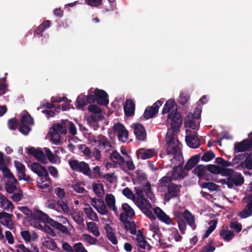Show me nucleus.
<instances>
[{"label":"nucleus","mask_w":252,"mask_h":252,"mask_svg":"<svg viewBox=\"0 0 252 252\" xmlns=\"http://www.w3.org/2000/svg\"><path fill=\"white\" fill-rule=\"evenodd\" d=\"M181 146V143L175 137V133L168 130L166 136V144L165 145L166 153H160V157L162 158L166 155H172L173 157L171 159V161L174 162L175 161H177V162H179L181 163V162L183 160Z\"/></svg>","instance_id":"nucleus-1"},{"label":"nucleus","mask_w":252,"mask_h":252,"mask_svg":"<svg viewBox=\"0 0 252 252\" xmlns=\"http://www.w3.org/2000/svg\"><path fill=\"white\" fill-rule=\"evenodd\" d=\"M172 181L169 176L166 175L160 179L157 184L158 189L164 192V199L166 201L180 196L182 186L173 183Z\"/></svg>","instance_id":"nucleus-2"},{"label":"nucleus","mask_w":252,"mask_h":252,"mask_svg":"<svg viewBox=\"0 0 252 252\" xmlns=\"http://www.w3.org/2000/svg\"><path fill=\"white\" fill-rule=\"evenodd\" d=\"M168 113L167 118L170 120V128L168 130L175 133L178 131L182 124V118L180 113L177 111V106L174 100L169 99L164 104L162 114Z\"/></svg>","instance_id":"nucleus-3"},{"label":"nucleus","mask_w":252,"mask_h":252,"mask_svg":"<svg viewBox=\"0 0 252 252\" xmlns=\"http://www.w3.org/2000/svg\"><path fill=\"white\" fill-rule=\"evenodd\" d=\"M70 168L75 171L80 172L92 178V171L89 165L85 161H79L76 159H70L69 161Z\"/></svg>","instance_id":"nucleus-4"},{"label":"nucleus","mask_w":252,"mask_h":252,"mask_svg":"<svg viewBox=\"0 0 252 252\" xmlns=\"http://www.w3.org/2000/svg\"><path fill=\"white\" fill-rule=\"evenodd\" d=\"M183 160L180 162H177L175 161L174 162H172L171 164H174L172 170L170 171V175L169 176L172 180L177 181L183 179L188 175V171L185 169V167H183ZM170 174V172L168 174Z\"/></svg>","instance_id":"nucleus-5"},{"label":"nucleus","mask_w":252,"mask_h":252,"mask_svg":"<svg viewBox=\"0 0 252 252\" xmlns=\"http://www.w3.org/2000/svg\"><path fill=\"white\" fill-rule=\"evenodd\" d=\"M136 205L142 213L152 221L156 220V217L151 211L152 206L149 200L145 198L138 199L136 201Z\"/></svg>","instance_id":"nucleus-6"},{"label":"nucleus","mask_w":252,"mask_h":252,"mask_svg":"<svg viewBox=\"0 0 252 252\" xmlns=\"http://www.w3.org/2000/svg\"><path fill=\"white\" fill-rule=\"evenodd\" d=\"M244 178L241 173L234 171L233 173L226 179V184L227 187L231 189L234 186H240L243 184Z\"/></svg>","instance_id":"nucleus-7"},{"label":"nucleus","mask_w":252,"mask_h":252,"mask_svg":"<svg viewBox=\"0 0 252 252\" xmlns=\"http://www.w3.org/2000/svg\"><path fill=\"white\" fill-rule=\"evenodd\" d=\"M163 102L161 100H158L153 104L152 106H148L143 115L145 120L152 118L156 115L158 111L159 107L162 104Z\"/></svg>","instance_id":"nucleus-8"},{"label":"nucleus","mask_w":252,"mask_h":252,"mask_svg":"<svg viewBox=\"0 0 252 252\" xmlns=\"http://www.w3.org/2000/svg\"><path fill=\"white\" fill-rule=\"evenodd\" d=\"M191 113H189L184 119V126L185 127L190 128L193 130H197L199 125V119Z\"/></svg>","instance_id":"nucleus-9"},{"label":"nucleus","mask_w":252,"mask_h":252,"mask_svg":"<svg viewBox=\"0 0 252 252\" xmlns=\"http://www.w3.org/2000/svg\"><path fill=\"white\" fill-rule=\"evenodd\" d=\"M30 168L32 172L39 176V178H43L45 180L44 181H46V179L48 178L49 174L47 169L39 163L34 162L31 164Z\"/></svg>","instance_id":"nucleus-10"},{"label":"nucleus","mask_w":252,"mask_h":252,"mask_svg":"<svg viewBox=\"0 0 252 252\" xmlns=\"http://www.w3.org/2000/svg\"><path fill=\"white\" fill-rule=\"evenodd\" d=\"M94 94L95 95L96 101L98 104L106 106L109 103L108 95L105 91L96 89Z\"/></svg>","instance_id":"nucleus-11"},{"label":"nucleus","mask_w":252,"mask_h":252,"mask_svg":"<svg viewBox=\"0 0 252 252\" xmlns=\"http://www.w3.org/2000/svg\"><path fill=\"white\" fill-rule=\"evenodd\" d=\"M28 154L32 155L39 162L43 163H45L46 160L45 155L41 149H35L34 147H32L28 149Z\"/></svg>","instance_id":"nucleus-12"},{"label":"nucleus","mask_w":252,"mask_h":252,"mask_svg":"<svg viewBox=\"0 0 252 252\" xmlns=\"http://www.w3.org/2000/svg\"><path fill=\"white\" fill-rule=\"evenodd\" d=\"M197 134L196 132L194 131L193 133L186 135L185 140L187 145L189 147L196 149L200 145V139Z\"/></svg>","instance_id":"nucleus-13"},{"label":"nucleus","mask_w":252,"mask_h":252,"mask_svg":"<svg viewBox=\"0 0 252 252\" xmlns=\"http://www.w3.org/2000/svg\"><path fill=\"white\" fill-rule=\"evenodd\" d=\"M136 138L139 141H144L147 136L144 126L140 124H133L132 125Z\"/></svg>","instance_id":"nucleus-14"},{"label":"nucleus","mask_w":252,"mask_h":252,"mask_svg":"<svg viewBox=\"0 0 252 252\" xmlns=\"http://www.w3.org/2000/svg\"><path fill=\"white\" fill-rule=\"evenodd\" d=\"M13 217L12 214H8L5 212H1L0 214V223L5 227H7L10 230L14 228L13 223L12 220V218Z\"/></svg>","instance_id":"nucleus-15"},{"label":"nucleus","mask_w":252,"mask_h":252,"mask_svg":"<svg viewBox=\"0 0 252 252\" xmlns=\"http://www.w3.org/2000/svg\"><path fill=\"white\" fill-rule=\"evenodd\" d=\"M120 220L126 230L129 231L131 234H136V225L134 221H130L127 219H124V215L123 213L120 215Z\"/></svg>","instance_id":"nucleus-16"},{"label":"nucleus","mask_w":252,"mask_h":252,"mask_svg":"<svg viewBox=\"0 0 252 252\" xmlns=\"http://www.w3.org/2000/svg\"><path fill=\"white\" fill-rule=\"evenodd\" d=\"M135 105L134 101L131 99L126 100L124 110L125 114L127 117H131L134 114Z\"/></svg>","instance_id":"nucleus-17"},{"label":"nucleus","mask_w":252,"mask_h":252,"mask_svg":"<svg viewBox=\"0 0 252 252\" xmlns=\"http://www.w3.org/2000/svg\"><path fill=\"white\" fill-rule=\"evenodd\" d=\"M182 216L183 220L188 223L192 230H194L196 229V225L195 222L194 216L189 211L186 210L182 214Z\"/></svg>","instance_id":"nucleus-18"},{"label":"nucleus","mask_w":252,"mask_h":252,"mask_svg":"<svg viewBox=\"0 0 252 252\" xmlns=\"http://www.w3.org/2000/svg\"><path fill=\"white\" fill-rule=\"evenodd\" d=\"M153 211L154 213L156 215L158 219H159L162 222L167 224H170L172 223V220L170 218L167 216L159 207H155Z\"/></svg>","instance_id":"nucleus-19"},{"label":"nucleus","mask_w":252,"mask_h":252,"mask_svg":"<svg viewBox=\"0 0 252 252\" xmlns=\"http://www.w3.org/2000/svg\"><path fill=\"white\" fill-rule=\"evenodd\" d=\"M110 159L114 162L118 164L123 171L126 172L125 168V159L117 151L113 152L110 156Z\"/></svg>","instance_id":"nucleus-20"},{"label":"nucleus","mask_w":252,"mask_h":252,"mask_svg":"<svg viewBox=\"0 0 252 252\" xmlns=\"http://www.w3.org/2000/svg\"><path fill=\"white\" fill-rule=\"evenodd\" d=\"M136 154L138 158L147 159L153 157L155 154V150L141 148L137 151Z\"/></svg>","instance_id":"nucleus-21"},{"label":"nucleus","mask_w":252,"mask_h":252,"mask_svg":"<svg viewBox=\"0 0 252 252\" xmlns=\"http://www.w3.org/2000/svg\"><path fill=\"white\" fill-rule=\"evenodd\" d=\"M0 207L3 210L12 212L14 208L12 202L4 195H0Z\"/></svg>","instance_id":"nucleus-22"},{"label":"nucleus","mask_w":252,"mask_h":252,"mask_svg":"<svg viewBox=\"0 0 252 252\" xmlns=\"http://www.w3.org/2000/svg\"><path fill=\"white\" fill-rule=\"evenodd\" d=\"M33 219H36L42 222H46L49 224L50 218L48 215L40 210H35L32 214Z\"/></svg>","instance_id":"nucleus-23"},{"label":"nucleus","mask_w":252,"mask_h":252,"mask_svg":"<svg viewBox=\"0 0 252 252\" xmlns=\"http://www.w3.org/2000/svg\"><path fill=\"white\" fill-rule=\"evenodd\" d=\"M106 203L108 207L112 210L117 216L118 214L117 208L115 205V198L112 194H107L105 198Z\"/></svg>","instance_id":"nucleus-24"},{"label":"nucleus","mask_w":252,"mask_h":252,"mask_svg":"<svg viewBox=\"0 0 252 252\" xmlns=\"http://www.w3.org/2000/svg\"><path fill=\"white\" fill-rule=\"evenodd\" d=\"M49 224L52 226L54 228H56L58 230L61 232L62 233L68 235L69 234V232L68 230V228L66 226L63 225L61 223L58 222L57 221L54 220L53 219H51L49 220Z\"/></svg>","instance_id":"nucleus-25"},{"label":"nucleus","mask_w":252,"mask_h":252,"mask_svg":"<svg viewBox=\"0 0 252 252\" xmlns=\"http://www.w3.org/2000/svg\"><path fill=\"white\" fill-rule=\"evenodd\" d=\"M21 235L26 242L37 241L38 238V235L35 232L32 234L28 230H24L21 232Z\"/></svg>","instance_id":"nucleus-26"},{"label":"nucleus","mask_w":252,"mask_h":252,"mask_svg":"<svg viewBox=\"0 0 252 252\" xmlns=\"http://www.w3.org/2000/svg\"><path fill=\"white\" fill-rule=\"evenodd\" d=\"M247 139H244L240 142H236L234 144V152L239 153L250 150Z\"/></svg>","instance_id":"nucleus-27"},{"label":"nucleus","mask_w":252,"mask_h":252,"mask_svg":"<svg viewBox=\"0 0 252 252\" xmlns=\"http://www.w3.org/2000/svg\"><path fill=\"white\" fill-rule=\"evenodd\" d=\"M122 209L124 211V213H122L124 215V219H132L135 216L134 210L127 203H123L122 205Z\"/></svg>","instance_id":"nucleus-28"},{"label":"nucleus","mask_w":252,"mask_h":252,"mask_svg":"<svg viewBox=\"0 0 252 252\" xmlns=\"http://www.w3.org/2000/svg\"><path fill=\"white\" fill-rule=\"evenodd\" d=\"M104 228L108 240L111 241L113 244L116 245L118 243V241L112 227L109 224H107L105 226Z\"/></svg>","instance_id":"nucleus-29"},{"label":"nucleus","mask_w":252,"mask_h":252,"mask_svg":"<svg viewBox=\"0 0 252 252\" xmlns=\"http://www.w3.org/2000/svg\"><path fill=\"white\" fill-rule=\"evenodd\" d=\"M63 125L67 131L68 129L69 133L74 136L77 133V129L74 124L68 120H63Z\"/></svg>","instance_id":"nucleus-30"},{"label":"nucleus","mask_w":252,"mask_h":252,"mask_svg":"<svg viewBox=\"0 0 252 252\" xmlns=\"http://www.w3.org/2000/svg\"><path fill=\"white\" fill-rule=\"evenodd\" d=\"M200 159V155H196L190 158L186 163L184 167L188 171L191 170L199 162Z\"/></svg>","instance_id":"nucleus-31"},{"label":"nucleus","mask_w":252,"mask_h":252,"mask_svg":"<svg viewBox=\"0 0 252 252\" xmlns=\"http://www.w3.org/2000/svg\"><path fill=\"white\" fill-rule=\"evenodd\" d=\"M94 142L98 145L99 147L100 145L103 146L104 148L106 147H111V144L109 142L108 138L104 135H99L97 137V139H94Z\"/></svg>","instance_id":"nucleus-32"},{"label":"nucleus","mask_w":252,"mask_h":252,"mask_svg":"<svg viewBox=\"0 0 252 252\" xmlns=\"http://www.w3.org/2000/svg\"><path fill=\"white\" fill-rule=\"evenodd\" d=\"M136 241L137 243V246L143 250L147 249L150 250L152 247L148 243L147 241L145 240L144 236H139L138 238H136Z\"/></svg>","instance_id":"nucleus-33"},{"label":"nucleus","mask_w":252,"mask_h":252,"mask_svg":"<svg viewBox=\"0 0 252 252\" xmlns=\"http://www.w3.org/2000/svg\"><path fill=\"white\" fill-rule=\"evenodd\" d=\"M219 234L225 242L230 241L234 237L233 232L229 230L221 229L220 231Z\"/></svg>","instance_id":"nucleus-34"},{"label":"nucleus","mask_w":252,"mask_h":252,"mask_svg":"<svg viewBox=\"0 0 252 252\" xmlns=\"http://www.w3.org/2000/svg\"><path fill=\"white\" fill-rule=\"evenodd\" d=\"M84 211L90 220L95 221H98V218L97 214L89 205H88L87 207L84 208Z\"/></svg>","instance_id":"nucleus-35"},{"label":"nucleus","mask_w":252,"mask_h":252,"mask_svg":"<svg viewBox=\"0 0 252 252\" xmlns=\"http://www.w3.org/2000/svg\"><path fill=\"white\" fill-rule=\"evenodd\" d=\"M52 129L53 131H56L61 134L66 135L67 133L66 129L63 125V120H61L60 123H55L53 125Z\"/></svg>","instance_id":"nucleus-36"},{"label":"nucleus","mask_w":252,"mask_h":252,"mask_svg":"<svg viewBox=\"0 0 252 252\" xmlns=\"http://www.w3.org/2000/svg\"><path fill=\"white\" fill-rule=\"evenodd\" d=\"M86 95L81 94L78 96L75 101V105L78 109H80L85 106L87 104Z\"/></svg>","instance_id":"nucleus-37"},{"label":"nucleus","mask_w":252,"mask_h":252,"mask_svg":"<svg viewBox=\"0 0 252 252\" xmlns=\"http://www.w3.org/2000/svg\"><path fill=\"white\" fill-rule=\"evenodd\" d=\"M44 179L39 178L37 180V186L40 189H45L48 188L51 183L50 178L49 175H48V178L46 179V181H44Z\"/></svg>","instance_id":"nucleus-38"},{"label":"nucleus","mask_w":252,"mask_h":252,"mask_svg":"<svg viewBox=\"0 0 252 252\" xmlns=\"http://www.w3.org/2000/svg\"><path fill=\"white\" fill-rule=\"evenodd\" d=\"M0 168H1V170L2 171L4 177L7 178L8 180H12L14 182H17V180L14 176L13 174L5 165L3 167H0Z\"/></svg>","instance_id":"nucleus-39"},{"label":"nucleus","mask_w":252,"mask_h":252,"mask_svg":"<svg viewBox=\"0 0 252 252\" xmlns=\"http://www.w3.org/2000/svg\"><path fill=\"white\" fill-rule=\"evenodd\" d=\"M18 184V182H14L13 181L8 180L5 186L6 191L9 193H12L17 189L16 185Z\"/></svg>","instance_id":"nucleus-40"},{"label":"nucleus","mask_w":252,"mask_h":252,"mask_svg":"<svg viewBox=\"0 0 252 252\" xmlns=\"http://www.w3.org/2000/svg\"><path fill=\"white\" fill-rule=\"evenodd\" d=\"M87 227L89 232H91L95 236L98 237L100 235L98 227L95 223L94 222H87Z\"/></svg>","instance_id":"nucleus-41"},{"label":"nucleus","mask_w":252,"mask_h":252,"mask_svg":"<svg viewBox=\"0 0 252 252\" xmlns=\"http://www.w3.org/2000/svg\"><path fill=\"white\" fill-rule=\"evenodd\" d=\"M202 188L208 189L210 191H215L218 189L219 186L213 182H204L200 184Z\"/></svg>","instance_id":"nucleus-42"},{"label":"nucleus","mask_w":252,"mask_h":252,"mask_svg":"<svg viewBox=\"0 0 252 252\" xmlns=\"http://www.w3.org/2000/svg\"><path fill=\"white\" fill-rule=\"evenodd\" d=\"M93 205L96 209L97 212L101 215H105L108 213V210L107 208V207L103 202H102L101 204L97 205L93 204Z\"/></svg>","instance_id":"nucleus-43"},{"label":"nucleus","mask_w":252,"mask_h":252,"mask_svg":"<svg viewBox=\"0 0 252 252\" xmlns=\"http://www.w3.org/2000/svg\"><path fill=\"white\" fill-rule=\"evenodd\" d=\"M206 170V166L199 165L195 167L193 172L194 174H197L198 177H200L205 175Z\"/></svg>","instance_id":"nucleus-44"},{"label":"nucleus","mask_w":252,"mask_h":252,"mask_svg":"<svg viewBox=\"0 0 252 252\" xmlns=\"http://www.w3.org/2000/svg\"><path fill=\"white\" fill-rule=\"evenodd\" d=\"M46 156L49 161L52 163H56L57 162V158L52 153L51 151L47 148L44 149Z\"/></svg>","instance_id":"nucleus-45"},{"label":"nucleus","mask_w":252,"mask_h":252,"mask_svg":"<svg viewBox=\"0 0 252 252\" xmlns=\"http://www.w3.org/2000/svg\"><path fill=\"white\" fill-rule=\"evenodd\" d=\"M125 168L126 169L125 172H126L127 170L132 171L135 169V165L129 156L126 161L125 160Z\"/></svg>","instance_id":"nucleus-46"},{"label":"nucleus","mask_w":252,"mask_h":252,"mask_svg":"<svg viewBox=\"0 0 252 252\" xmlns=\"http://www.w3.org/2000/svg\"><path fill=\"white\" fill-rule=\"evenodd\" d=\"M49 133L50 134L51 140L53 143L56 144H58L60 143L61 141V134L56 131L53 130L52 132H49Z\"/></svg>","instance_id":"nucleus-47"},{"label":"nucleus","mask_w":252,"mask_h":252,"mask_svg":"<svg viewBox=\"0 0 252 252\" xmlns=\"http://www.w3.org/2000/svg\"><path fill=\"white\" fill-rule=\"evenodd\" d=\"M44 246L51 250H55L57 248V245L52 238H49L44 242Z\"/></svg>","instance_id":"nucleus-48"},{"label":"nucleus","mask_w":252,"mask_h":252,"mask_svg":"<svg viewBox=\"0 0 252 252\" xmlns=\"http://www.w3.org/2000/svg\"><path fill=\"white\" fill-rule=\"evenodd\" d=\"M21 121V124L28 125L32 124L33 123V119L29 114L22 115Z\"/></svg>","instance_id":"nucleus-49"},{"label":"nucleus","mask_w":252,"mask_h":252,"mask_svg":"<svg viewBox=\"0 0 252 252\" xmlns=\"http://www.w3.org/2000/svg\"><path fill=\"white\" fill-rule=\"evenodd\" d=\"M143 191L145 192L147 197L150 199L152 200L154 197V194L151 190L150 184L149 182H147L146 185L145 186Z\"/></svg>","instance_id":"nucleus-50"},{"label":"nucleus","mask_w":252,"mask_h":252,"mask_svg":"<svg viewBox=\"0 0 252 252\" xmlns=\"http://www.w3.org/2000/svg\"><path fill=\"white\" fill-rule=\"evenodd\" d=\"M215 157V154L212 151L205 153L201 158V160L204 161H209Z\"/></svg>","instance_id":"nucleus-51"},{"label":"nucleus","mask_w":252,"mask_h":252,"mask_svg":"<svg viewBox=\"0 0 252 252\" xmlns=\"http://www.w3.org/2000/svg\"><path fill=\"white\" fill-rule=\"evenodd\" d=\"M234 171L233 169L221 167L220 166L219 174H221L223 176H227L228 177H229Z\"/></svg>","instance_id":"nucleus-52"},{"label":"nucleus","mask_w":252,"mask_h":252,"mask_svg":"<svg viewBox=\"0 0 252 252\" xmlns=\"http://www.w3.org/2000/svg\"><path fill=\"white\" fill-rule=\"evenodd\" d=\"M86 100L88 103H92L96 101V96L94 94L93 89L89 91V94L86 96Z\"/></svg>","instance_id":"nucleus-53"},{"label":"nucleus","mask_w":252,"mask_h":252,"mask_svg":"<svg viewBox=\"0 0 252 252\" xmlns=\"http://www.w3.org/2000/svg\"><path fill=\"white\" fill-rule=\"evenodd\" d=\"M128 136V132L126 129V128L123 130V132L119 133L118 134V137L119 140L123 142H125L127 140Z\"/></svg>","instance_id":"nucleus-54"},{"label":"nucleus","mask_w":252,"mask_h":252,"mask_svg":"<svg viewBox=\"0 0 252 252\" xmlns=\"http://www.w3.org/2000/svg\"><path fill=\"white\" fill-rule=\"evenodd\" d=\"M189 98V95L186 93H183L180 94L179 102L181 105H185L187 103Z\"/></svg>","instance_id":"nucleus-55"},{"label":"nucleus","mask_w":252,"mask_h":252,"mask_svg":"<svg viewBox=\"0 0 252 252\" xmlns=\"http://www.w3.org/2000/svg\"><path fill=\"white\" fill-rule=\"evenodd\" d=\"M220 167L216 165L210 164L206 166L207 170L213 174H219L220 172Z\"/></svg>","instance_id":"nucleus-56"},{"label":"nucleus","mask_w":252,"mask_h":252,"mask_svg":"<svg viewBox=\"0 0 252 252\" xmlns=\"http://www.w3.org/2000/svg\"><path fill=\"white\" fill-rule=\"evenodd\" d=\"M230 227L235 232L238 233L242 230V225L237 221H232L230 224Z\"/></svg>","instance_id":"nucleus-57"},{"label":"nucleus","mask_w":252,"mask_h":252,"mask_svg":"<svg viewBox=\"0 0 252 252\" xmlns=\"http://www.w3.org/2000/svg\"><path fill=\"white\" fill-rule=\"evenodd\" d=\"M83 237L85 240L91 245L96 244L97 242V240L96 238L93 237L91 235L88 234H84Z\"/></svg>","instance_id":"nucleus-58"},{"label":"nucleus","mask_w":252,"mask_h":252,"mask_svg":"<svg viewBox=\"0 0 252 252\" xmlns=\"http://www.w3.org/2000/svg\"><path fill=\"white\" fill-rule=\"evenodd\" d=\"M14 165L18 173H22L26 171L25 165L20 161L15 160L14 161Z\"/></svg>","instance_id":"nucleus-59"},{"label":"nucleus","mask_w":252,"mask_h":252,"mask_svg":"<svg viewBox=\"0 0 252 252\" xmlns=\"http://www.w3.org/2000/svg\"><path fill=\"white\" fill-rule=\"evenodd\" d=\"M179 229L182 234L185 233L186 231V223L183 220H180L178 221Z\"/></svg>","instance_id":"nucleus-60"},{"label":"nucleus","mask_w":252,"mask_h":252,"mask_svg":"<svg viewBox=\"0 0 252 252\" xmlns=\"http://www.w3.org/2000/svg\"><path fill=\"white\" fill-rule=\"evenodd\" d=\"M75 252H87V250L82 243L79 242L74 245Z\"/></svg>","instance_id":"nucleus-61"},{"label":"nucleus","mask_w":252,"mask_h":252,"mask_svg":"<svg viewBox=\"0 0 252 252\" xmlns=\"http://www.w3.org/2000/svg\"><path fill=\"white\" fill-rule=\"evenodd\" d=\"M126 129L124 126L120 123L115 124L113 126V130L118 134L123 132V130Z\"/></svg>","instance_id":"nucleus-62"},{"label":"nucleus","mask_w":252,"mask_h":252,"mask_svg":"<svg viewBox=\"0 0 252 252\" xmlns=\"http://www.w3.org/2000/svg\"><path fill=\"white\" fill-rule=\"evenodd\" d=\"M30 130L31 128L28 125L21 124L19 127V131L24 135H27Z\"/></svg>","instance_id":"nucleus-63"},{"label":"nucleus","mask_w":252,"mask_h":252,"mask_svg":"<svg viewBox=\"0 0 252 252\" xmlns=\"http://www.w3.org/2000/svg\"><path fill=\"white\" fill-rule=\"evenodd\" d=\"M245 163L246 168L252 169V154H250L245 159Z\"/></svg>","instance_id":"nucleus-64"}]
</instances>
